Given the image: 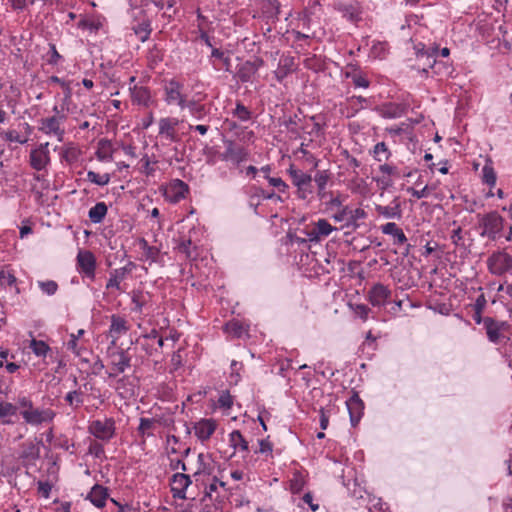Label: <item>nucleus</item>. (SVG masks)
<instances>
[{"mask_svg":"<svg viewBox=\"0 0 512 512\" xmlns=\"http://www.w3.org/2000/svg\"><path fill=\"white\" fill-rule=\"evenodd\" d=\"M287 173L291 178L293 186L296 188V196L300 200H308L314 194L313 177L311 174L290 165Z\"/></svg>","mask_w":512,"mask_h":512,"instance_id":"1","label":"nucleus"},{"mask_svg":"<svg viewBox=\"0 0 512 512\" xmlns=\"http://www.w3.org/2000/svg\"><path fill=\"white\" fill-rule=\"evenodd\" d=\"M479 225L483 228L480 233L482 237L495 240L503 228V218L496 211H492L479 215Z\"/></svg>","mask_w":512,"mask_h":512,"instance_id":"2","label":"nucleus"},{"mask_svg":"<svg viewBox=\"0 0 512 512\" xmlns=\"http://www.w3.org/2000/svg\"><path fill=\"white\" fill-rule=\"evenodd\" d=\"M163 90L164 100L168 105H177L181 110H184V104L188 99L183 93V83L175 78H172L165 83Z\"/></svg>","mask_w":512,"mask_h":512,"instance_id":"3","label":"nucleus"},{"mask_svg":"<svg viewBox=\"0 0 512 512\" xmlns=\"http://www.w3.org/2000/svg\"><path fill=\"white\" fill-rule=\"evenodd\" d=\"M67 116H49L39 121V131L48 136H55L58 141H63L65 135L64 123Z\"/></svg>","mask_w":512,"mask_h":512,"instance_id":"4","label":"nucleus"},{"mask_svg":"<svg viewBox=\"0 0 512 512\" xmlns=\"http://www.w3.org/2000/svg\"><path fill=\"white\" fill-rule=\"evenodd\" d=\"M224 144L225 150L220 155V159L222 161L229 162L234 166H239L242 162L248 159L249 152L244 146L237 144L232 140H226L224 141Z\"/></svg>","mask_w":512,"mask_h":512,"instance_id":"5","label":"nucleus"},{"mask_svg":"<svg viewBox=\"0 0 512 512\" xmlns=\"http://www.w3.org/2000/svg\"><path fill=\"white\" fill-rule=\"evenodd\" d=\"M483 325L489 341L499 344L507 339L506 331L509 327L507 322L497 321L491 317H486L483 320Z\"/></svg>","mask_w":512,"mask_h":512,"instance_id":"6","label":"nucleus"},{"mask_svg":"<svg viewBox=\"0 0 512 512\" xmlns=\"http://www.w3.org/2000/svg\"><path fill=\"white\" fill-rule=\"evenodd\" d=\"M49 143H41L30 151L29 164L36 171H44L50 164Z\"/></svg>","mask_w":512,"mask_h":512,"instance_id":"7","label":"nucleus"},{"mask_svg":"<svg viewBox=\"0 0 512 512\" xmlns=\"http://www.w3.org/2000/svg\"><path fill=\"white\" fill-rule=\"evenodd\" d=\"M489 271L501 276L512 269V257L506 252H495L487 260Z\"/></svg>","mask_w":512,"mask_h":512,"instance_id":"8","label":"nucleus"},{"mask_svg":"<svg viewBox=\"0 0 512 512\" xmlns=\"http://www.w3.org/2000/svg\"><path fill=\"white\" fill-rule=\"evenodd\" d=\"M216 427V422L211 418H201L199 421L190 424L185 423L186 432L190 434L191 430H194L195 436L201 441L209 439Z\"/></svg>","mask_w":512,"mask_h":512,"instance_id":"9","label":"nucleus"},{"mask_svg":"<svg viewBox=\"0 0 512 512\" xmlns=\"http://www.w3.org/2000/svg\"><path fill=\"white\" fill-rule=\"evenodd\" d=\"M89 431L96 438L109 440L115 432V423L113 418H98L91 422Z\"/></svg>","mask_w":512,"mask_h":512,"instance_id":"10","label":"nucleus"},{"mask_svg":"<svg viewBox=\"0 0 512 512\" xmlns=\"http://www.w3.org/2000/svg\"><path fill=\"white\" fill-rule=\"evenodd\" d=\"M77 267L78 271L84 277L94 280L96 270V258L89 250H80L77 254Z\"/></svg>","mask_w":512,"mask_h":512,"instance_id":"11","label":"nucleus"},{"mask_svg":"<svg viewBox=\"0 0 512 512\" xmlns=\"http://www.w3.org/2000/svg\"><path fill=\"white\" fill-rule=\"evenodd\" d=\"M189 193V186L180 179L172 180L164 190V198L172 204H176L185 199Z\"/></svg>","mask_w":512,"mask_h":512,"instance_id":"12","label":"nucleus"},{"mask_svg":"<svg viewBox=\"0 0 512 512\" xmlns=\"http://www.w3.org/2000/svg\"><path fill=\"white\" fill-rule=\"evenodd\" d=\"M134 267V263L129 262L127 265L123 267L111 270L109 273V279L106 283V289L108 291L115 289L120 293L124 292L125 290L122 288L121 283L132 272Z\"/></svg>","mask_w":512,"mask_h":512,"instance_id":"13","label":"nucleus"},{"mask_svg":"<svg viewBox=\"0 0 512 512\" xmlns=\"http://www.w3.org/2000/svg\"><path fill=\"white\" fill-rule=\"evenodd\" d=\"M131 358L125 350H118L110 354L111 370L108 372L109 377H115L126 371L130 367Z\"/></svg>","mask_w":512,"mask_h":512,"instance_id":"14","label":"nucleus"},{"mask_svg":"<svg viewBox=\"0 0 512 512\" xmlns=\"http://www.w3.org/2000/svg\"><path fill=\"white\" fill-rule=\"evenodd\" d=\"M416 55L419 61H423V72H427L428 68H434L437 64L438 48L433 46L425 49L423 43L415 45Z\"/></svg>","mask_w":512,"mask_h":512,"instance_id":"15","label":"nucleus"},{"mask_svg":"<svg viewBox=\"0 0 512 512\" xmlns=\"http://www.w3.org/2000/svg\"><path fill=\"white\" fill-rule=\"evenodd\" d=\"M223 330L232 338H249L250 322L233 318L224 325Z\"/></svg>","mask_w":512,"mask_h":512,"instance_id":"16","label":"nucleus"},{"mask_svg":"<svg viewBox=\"0 0 512 512\" xmlns=\"http://www.w3.org/2000/svg\"><path fill=\"white\" fill-rule=\"evenodd\" d=\"M192 480L185 473H175L171 479V492L174 498L186 499V490L191 485Z\"/></svg>","mask_w":512,"mask_h":512,"instance_id":"17","label":"nucleus"},{"mask_svg":"<svg viewBox=\"0 0 512 512\" xmlns=\"http://www.w3.org/2000/svg\"><path fill=\"white\" fill-rule=\"evenodd\" d=\"M180 120L174 117H163L158 121L159 125V135L164 137L170 142H175L178 140L177 135V126L179 125Z\"/></svg>","mask_w":512,"mask_h":512,"instance_id":"18","label":"nucleus"},{"mask_svg":"<svg viewBox=\"0 0 512 512\" xmlns=\"http://www.w3.org/2000/svg\"><path fill=\"white\" fill-rule=\"evenodd\" d=\"M390 296L391 290L382 283L373 285L368 292L369 302L374 307L384 306Z\"/></svg>","mask_w":512,"mask_h":512,"instance_id":"19","label":"nucleus"},{"mask_svg":"<svg viewBox=\"0 0 512 512\" xmlns=\"http://www.w3.org/2000/svg\"><path fill=\"white\" fill-rule=\"evenodd\" d=\"M334 230H337V228L333 227L326 219H319L308 233V236L311 241H320L329 236Z\"/></svg>","mask_w":512,"mask_h":512,"instance_id":"20","label":"nucleus"},{"mask_svg":"<svg viewBox=\"0 0 512 512\" xmlns=\"http://www.w3.org/2000/svg\"><path fill=\"white\" fill-rule=\"evenodd\" d=\"M375 211L386 219H400L402 217V210L399 197H395L390 205H376Z\"/></svg>","mask_w":512,"mask_h":512,"instance_id":"21","label":"nucleus"},{"mask_svg":"<svg viewBox=\"0 0 512 512\" xmlns=\"http://www.w3.org/2000/svg\"><path fill=\"white\" fill-rule=\"evenodd\" d=\"M225 482L218 480L216 477H213L212 482L206 485L204 495L201 498V502L204 503L207 500L212 502H220V493L218 491L219 488L225 489Z\"/></svg>","mask_w":512,"mask_h":512,"instance_id":"22","label":"nucleus"},{"mask_svg":"<svg viewBox=\"0 0 512 512\" xmlns=\"http://www.w3.org/2000/svg\"><path fill=\"white\" fill-rule=\"evenodd\" d=\"M294 58L290 56L281 57L277 69L274 71L275 78L282 82L289 74L294 71Z\"/></svg>","mask_w":512,"mask_h":512,"instance_id":"23","label":"nucleus"},{"mask_svg":"<svg viewBox=\"0 0 512 512\" xmlns=\"http://www.w3.org/2000/svg\"><path fill=\"white\" fill-rule=\"evenodd\" d=\"M380 229L383 234L393 237V244L395 245H403L407 242V237L405 236L403 230L399 228L394 222H388L382 225Z\"/></svg>","mask_w":512,"mask_h":512,"instance_id":"24","label":"nucleus"},{"mask_svg":"<svg viewBox=\"0 0 512 512\" xmlns=\"http://www.w3.org/2000/svg\"><path fill=\"white\" fill-rule=\"evenodd\" d=\"M132 101L138 105L148 107L151 103V93L147 87L134 85L129 88Z\"/></svg>","mask_w":512,"mask_h":512,"instance_id":"25","label":"nucleus"},{"mask_svg":"<svg viewBox=\"0 0 512 512\" xmlns=\"http://www.w3.org/2000/svg\"><path fill=\"white\" fill-rule=\"evenodd\" d=\"M329 179L330 175L326 170L317 171L313 177V181L317 187V196L320 200L326 199V196H329L331 193V191L326 190Z\"/></svg>","mask_w":512,"mask_h":512,"instance_id":"26","label":"nucleus"},{"mask_svg":"<svg viewBox=\"0 0 512 512\" xmlns=\"http://www.w3.org/2000/svg\"><path fill=\"white\" fill-rule=\"evenodd\" d=\"M262 64V60H259L258 63L246 61L244 62L240 68L238 69L237 76L239 80L243 83L250 82L252 77L256 74L259 67Z\"/></svg>","mask_w":512,"mask_h":512,"instance_id":"27","label":"nucleus"},{"mask_svg":"<svg viewBox=\"0 0 512 512\" xmlns=\"http://www.w3.org/2000/svg\"><path fill=\"white\" fill-rule=\"evenodd\" d=\"M40 456V447L38 443L25 442L21 447L19 457L27 463H32Z\"/></svg>","mask_w":512,"mask_h":512,"instance_id":"28","label":"nucleus"},{"mask_svg":"<svg viewBox=\"0 0 512 512\" xmlns=\"http://www.w3.org/2000/svg\"><path fill=\"white\" fill-rule=\"evenodd\" d=\"M128 330V323L123 317L115 314L111 316L109 332L114 339H118L121 335L126 334Z\"/></svg>","mask_w":512,"mask_h":512,"instance_id":"29","label":"nucleus"},{"mask_svg":"<svg viewBox=\"0 0 512 512\" xmlns=\"http://www.w3.org/2000/svg\"><path fill=\"white\" fill-rule=\"evenodd\" d=\"M338 10L343 14V17L352 23H357L362 20V11L357 3L354 4H340Z\"/></svg>","mask_w":512,"mask_h":512,"instance_id":"30","label":"nucleus"},{"mask_svg":"<svg viewBox=\"0 0 512 512\" xmlns=\"http://www.w3.org/2000/svg\"><path fill=\"white\" fill-rule=\"evenodd\" d=\"M107 498H108L107 488H105L101 485H98V484L93 486L90 493L88 494V499L97 508L104 507Z\"/></svg>","mask_w":512,"mask_h":512,"instance_id":"31","label":"nucleus"},{"mask_svg":"<svg viewBox=\"0 0 512 512\" xmlns=\"http://www.w3.org/2000/svg\"><path fill=\"white\" fill-rule=\"evenodd\" d=\"M184 109H188L190 115L198 121L203 120L208 114L206 106L204 104H200L194 99L187 100L184 104Z\"/></svg>","mask_w":512,"mask_h":512,"instance_id":"32","label":"nucleus"},{"mask_svg":"<svg viewBox=\"0 0 512 512\" xmlns=\"http://www.w3.org/2000/svg\"><path fill=\"white\" fill-rule=\"evenodd\" d=\"M108 207L105 202H98L89 209L88 217L94 224L101 223L107 215Z\"/></svg>","mask_w":512,"mask_h":512,"instance_id":"33","label":"nucleus"},{"mask_svg":"<svg viewBox=\"0 0 512 512\" xmlns=\"http://www.w3.org/2000/svg\"><path fill=\"white\" fill-rule=\"evenodd\" d=\"M346 408L349 416H362L364 412V403L358 394L354 393L348 400L345 401Z\"/></svg>","mask_w":512,"mask_h":512,"instance_id":"34","label":"nucleus"},{"mask_svg":"<svg viewBox=\"0 0 512 512\" xmlns=\"http://www.w3.org/2000/svg\"><path fill=\"white\" fill-rule=\"evenodd\" d=\"M261 10L269 19H278L280 14V3L278 0H261Z\"/></svg>","mask_w":512,"mask_h":512,"instance_id":"35","label":"nucleus"},{"mask_svg":"<svg viewBox=\"0 0 512 512\" xmlns=\"http://www.w3.org/2000/svg\"><path fill=\"white\" fill-rule=\"evenodd\" d=\"M234 404V397L228 390H223L219 393L218 399L214 404L215 410H220L222 413L228 412Z\"/></svg>","mask_w":512,"mask_h":512,"instance_id":"36","label":"nucleus"},{"mask_svg":"<svg viewBox=\"0 0 512 512\" xmlns=\"http://www.w3.org/2000/svg\"><path fill=\"white\" fill-rule=\"evenodd\" d=\"M14 405H17V414L20 416H41L37 410L32 409L31 401L25 396L19 397Z\"/></svg>","mask_w":512,"mask_h":512,"instance_id":"37","label":"nucleus"},{"mask_svg":"<svg viewBox=\"0 0 512 512\" xmlns=\"http://www.w3.org/2000/svg\"><path fill=\"white\" fill-rule=\"evenodd\" d=\"M96 157L100 161H111L112 160V144L107 139H101L98 143V149L96 151Z\"/></svg>","mask_w":512,"mask_h":512,"instance_id":"38","label":"nucleus"},{"mask_svg":"<svg viewBox=\"0 0 512 512\" xmlns=\"http://www.w3.org/2000/svg\"><path fill=\"white\" fill-rule=\"evenodd\" d=\"M139 246L143 252V257L145 260L150 261V263L156 262L160 252L157 247L150 246L144 238L139 240Z\"/></svg>","mask_w":512,"mask_h":512,"instance_id":"39","label":"nucleus"},{"mask_svg":"<svg viewBox=\"0 0 512 512\" xmlns=\"http://www.w3.org/2000/svg\"><path fill=\"white\" fill-rule=\"evenodd\" d=\"M85 333L84 329H79L76 334L70 335V340L67 342V349L72 351L76 356L81 357L83 352L86 351L84 348L78 345V339Z\"/></svg>","mask_w":512,"mask_h":512,"instance_id":"40","label":"nucleus"},{"mask_svg":"<svg viewBox=\"0 0 512 512\" xmlns=\"http://www.w3.org/2000/svg\"><path fill=\"white\" fill-rule=\"evenodd\" d=\"M345 77L348 79H351L353 82V85L356 88H368L370 85V81L360 72L354 71H347L345 72Z\"/></svg>","mask_w":512,"mask_h":512,"instance_id":"41","label":"nucleus"},{"mask_svg":"<svg viewBox=\"0 0 512 512\" xmlns=\"http://www.w3.org/2000/svg\"><path fill=\"white\" fill-rule=\"evenodd\" d=\"M230 445L235 450L248 451V442L244 439L239 430H234L230 433Z\"/></svg>","mask_w":512,"mask_h":512,"instance_id":"42","label":"nucleus"},{"mask_svg":"<svg viewBox=\"0 0 512 512\" xmlns=\"http://www.w3.org/2000/svg\"><path fill=\"white\" fill-rule=\"evenodd\" d=\"M156 428V418H141L140 425L138 427L139 433L144 436H153Z\"/></svg>","mask_w":512,"mask_h":512,"instance_id":"43","label":"nucleus"},{"mask_svg":"<svg viewBox=\"0 0 512 512\" xmlns=\"http://www.w3.org/2000/svg\"><path fill=\"white\" fill-rule=\"evenodd\" d=\"M496 173L491 163H486L482 168V181L490 187L496 184Z\"/></svg>","mask_w":512,"mask_h":512,"instance_id":"44","label":"nucleus"},{"mask_svg":"<svg viewBox=\"0 0 512 512\" xmlns=\"http://www.w3.org/2000/svg\"><path fill=\"white\" fill-rule=\"evenodd\" d=\"M350 214L351 208L348 206H343L332 214V218L335 222H343V227L350 228V226H348L349 219L351 218Z\"/></svg>","mask_w":512,"mask_h":512,"instance_id":"45","label":"nucleus"},{"mask_svg":"<svg viewBox=\"0 0 512 512\" xmlns=\"http://www.w3.org/2000/svg\"><path fill=\"white\" fill-rule=\"evenodd\" d=\"M30 349L38 357H45L50 351V347L42 340L32 339Z\"/></svg>","mask_w":512,"mask_h":512,"instance_id":"46","label":"nucleus"},{"mask_svg":"<svg viewBox=\"0 0 512 512\" xmlns=\"http://www.w3.org/2000/svg\"><path fill=\"white\" fill-rule=\"evenodd\" d=\"M205 459H206V456L203 453L198 454V456H197L198 468L193 474L196 481H198V477L201 475H210L211 474L212 469H211L210 465L205 463Z\"/></svg>","mask_w":512,"mask_h":512,"instance_id":"47","label":"nucleus"},{"mask_svg":"<svg viewBox=\"0 0 512 512\" xmlns=\"http://www.w3.org/2000/svg\"><path fill=\"white\" fill-rule=\"evenodd\" d=\"M268 183L274 187L275 189H277V191L280 193V194H284L286 195V198H288L289 194H288V191H289V186L286 182H284L282 180V178L280 177H271V176H265Z\"/></svg>","mask_w":512,"mask_h":512,"instance_id":"48","label":"nucleus"},{"mask_svg":"<svg viewBox=\"0 0 512 512\" xmlns=\"http://www.w3.org/2000/svg\"><path fill=\"white\" fill-rule=\"evenodd\" d=\"M387 43L386 42H373L370 50V56L375 59H383L387 54Z\"/></svg>","mask_w":512,"mask_h":512,"instance_id":"49","label":"nucleus"},{"mask_svg":"<svg viewBox=\"0 0 512 512\" xmlns=\"http://www.w3.org/2000/svg\"><path fill=\"white\" fill-rule=\"evenodd\" d=\"M87 180L98 186H105L110 182V175L108 173L99 175L94 171H88Z\"/></svg>","mask_w":512,"mask_h":512,"instance_id":"50","label":"nucleus"},{"mask_svg":"<svg viewBox=\"0 0 512 512\" xmlns=\"http://www.w3.org/2000/svg\"><path fill=\"white\" fill-rule=\"evenodd\" d=\"M347 101L351 104V106L354 108L357 112L359 109H363L371 104V100L362 96H352L347 99ZM355 113H352L351 116H354ZM350 117V115H348Z\"/></svg>","mask_w":512,"mask_h":512,"instance_id":"51","label":"nucleus"},{"mask_svg":"<svg viewBox=\"0 0 512 512\" xmlns=\"http://www.w3.org/2000/svg\"><path fill=\"white\" fill-rule=\"evenodd\" d=\"M232 114L234 117H237L242 122H246L251 119L250 110L247 107H245L241 102H237L236 107Z\"/></svg>","mask_w":512,"mask_h":512,"instance_id":"52","label":"nucleus"},{"mask_svg":"<svg viewBox=\"0 0 512 512\" xmlns=\"http://www.w3.org/2000/svg\"><path fill=\"white\" fill-rule=\"evenodd\" d=\"M390 156L388 148L384 142H379L374 146V158L381 162L387 160Z\"/></svg>","mask_w":512,"mask_h":512,"instance_id":"53","label":"nucleus"},{"mask_svg":"<svg viewBox=\"0 0 512 512\" xmlns=\"http://www.w3.org/2000/svg\"><path fill=\"white\" fill-rule=\"evenodd\" d=\"M38 286L48 296L54 295L58 290V284L53 280L38 281Z\"/></svg>","mask_w":512,"mask_h":512,"instance_id":"54","label":"nucleus"},{"mask_svg":"<svg viewBox=\"0 0 512 512\" xmlns=\"http://www.w3.org/2000/svg\"><path fill=\"white\" fill-rule=\"evenodd\" d=\"M211 57L216 58L219 61H221L225 70L229 71L230 66H231V59L229 56H227L225 54L224 51H222L218 48H212Z\"/></svg>","mask_w":512,"mask_h":512,"instance_id":"55","label":"nucleus"},{"mask_svg":"<svg viewBox=\"0 0 512 512\" xmlns=\"http://www.w3.org/2000/svg\"><path fill=\"white\" fill-rule=\"evenodd\" d=\"M342 203L343 199L341 197V194L337 193L336 195H334V193L331 192L329 195V200L326 202V206L328 210H338L343 207Z\"/></svg>","mask_w":512,"mask_h":512,"instance_id":"56","label":"nucleus"},{"mask_svg":"<svg viewBox=\"0 0 512 512\" xmlns=\"http://www.w3.org/2000/svg\"><path fill=\"white\" fill-rule=\"evenodd\" d=\"M17 415V405L8 402H0V416Z\"/></svg>","mask_w":512,"mask_h":512,"instance_id":"57","label":"nucleus"},{"mask_svg":"<svg viewBox=\"0 0 512 512\" xmlns=\"http://www.w3.org/2000/svg\"><path fill=\"white\" fill-rule=\"evenodd\" d=\"M351 218L349 219L348 226L356 227L357 221L365 217V212L361 208L352 209L351 208Z\"/></svg>","mask_w":512,"mask_h":512,"instance_id":"58","label":"nucleus"},{"mask_svg":"<svg viewBox=\"0 0 512 512\" xmlns=\"http://www.w3.org/2000/svg\"><path fill=\"white\" fill-rule=\"evenodd\" d=\"M3 138L8 142H15L19 144H24L26 142V139L22 138L19 133L15 130H9L6 131L3 134Z\"/></svg>","mask_w":512,"mask_h":512,"instance_id":"59","label":"nucleus"},{"mask_svg":"<svg viewBox=\"0 0 512 512\" xmlns=\"http://www.w3.org/2000/svg\"><path fill=\"white\" fill-rule=\"evenodd\" d=\"M191 245H192V242L190 239H183L179 244H178V250L179 252L185 254V256L187 258H192L193 257V253H192V250H191Z\"/></svg>","mask_w":512,"mask_h":512,"instance_id":"60","label":"nucleus"},{"mask_svg":"<svg viewBox=\"0 0 512 512\" xmlns=\"http://www.w3.org/2000/svg\"><path fill=\"white\" fill-rule=\"evenodd\" d=\"M15 282L16 278L12 274L6 273L4 270H0V287L12 286Z\"/></svg>","mask_w":512,"mask_h":512,"instance_id":"61","label":"nucleus"},{"mask_svg":"<svg viewBox=\"0 0 512 512\" xmlns=\"http://www.w3.org/2000/svg\"><path fill=\"white\" fill-rule=\"evenodd\" d=\"M132 304L134 305L132 310L141 313L144 306L143 296L140 293H134L132 296Z\"/></svg>","mask_w":512,"mask_h":512,"instance_id":"62","label":"nucleus"},{"mask_svg":"<svg viewBox=\"0 0 512 512\" xmlns=\"http://www.w3.org/2000/svg\"><path fill=\"white\" fill-rule=\"evenodd\" d=\"M375 181L377 183V186L381 190H387L393 186V180L390 177L385 176V175L376 178Z\"/></svg>","mask_w":512,"mask_h":512,"instance_id":"63","label":"nucleus"},{"mask_svg":"<svg viewBox=\"0 0 512 512\" xmlns=\"http://www.w3.org/2000/svg\"><path fill=\"white\" fill-rule=\"evenodd\" d=\"M65 399L71 406H78L80 403H82L81 393L77 391L69 392Z\"/></svg>","mask_w":512,"mask_h":512,"instance_id":"64","label":"nucleus"}]
</instances>
